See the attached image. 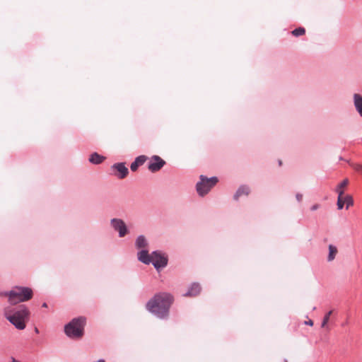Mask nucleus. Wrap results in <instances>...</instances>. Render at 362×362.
Wrapping results in <instances>:
<instances>
[{"label": "nucleus", "instance_id": "obj_1", "mask_svg": "<svg viewBox=\"0 0 362 362\" xmlns=\"http://www.w3.org/2000/svg\"><path fill=\"white\" fill-rule=\"evenodd\" d=\"M173 298L170 293H160L156 294L146 303V309L159 318L163 319L168 316L169 309Z\"/></svg>", "mask_w": 362, "mask_h": 362}, {"label": "nucleus", "instance_id": "obj_2", "mask_svg": "<svg viewBox=\"0 0 362 362\" xmlns=\"http://www.w3.org/2000/svg\"><path fill=\"white\" fill-rule=\"evenodd\" d=\"M136 257L144 264L148 265L151 263L157 271L165 268L168 263V255L161 250H155L151 254L148 250L138 251Z\"/></svg>", "mask_w": 362, "mask_h": 362}, {"label": "nucleus", "instance_id": "obj_3", "mask_svg": "<svg viewBox=\"0 0 362 362\" xmlns=\"http://www.w3.org/2000/svg\"><path fill=\"white\" fill-rule=\"evenodd\" d=\"M5 317L17 329H24L25 321L28 318L29 311L25 305H21L17 308L7 306L4 308Z\"/></svg>", "mask_w": 362, "mask_h": 362}, {"label": "nucleus", "instance_id": "obj_4", "mask_svg": "<svg viewBox=\"0 0 362 362\" xmlns=\"http://www.w3.org/2000/svg\"><path fill=\"white\" fill-rule=\"evenodd\" d=\"M1 296L8 297L11 305L28 301L33 297V291L28 287L15 286L9 291L0 293Z\"/></svg>", "mask_w": 362, "mask_h": 362}, {"label": "nucleus", "instance_id": "obj_5", "mask_svg": "<svg viewBox=\"0 0 362 362\" xmlns=\"http://www.w3.org/2000/svg\"><path fill=\"white\" fill-rule=\"evenodd\" d=\"M86 324V318L79 317L74 318L70 322L64 327V332L71 339H78L83 335L84 325Z\"/></svg>", "mask_w": 362, "mask_h": 362}, {"label": "nucleus", "instance_id": "obj_6", "mask_svg": "<svg viewBox=\"0 0 362 362\" xmlns=\"http://www.w3.org/2000/svg\"><path fill=\"white\" fill-rule=\"evenodd\" d=\"M200 180L196 185V189L198 194L201 197L205 196L216 185L218 180L216 177H206L204 175H200Z\"/></svg>", "mask_w": 362, "mask_h": 362}, {"label": "nucleus", "instance_id": "obj_7", "mask_svg": "<svg viewBox=\"0 0 362 362\" xmlns=\"http://www.w3.org/2000/svg\"><path fill=\"white\" fill-rule=\"evenodd\" d=\"M111 228L116 232L118 233L119 238H124L129 233L125 222L119 218H113L110 221Z\"/></svg>", "mask_w": 362, "mask_h": 362}, {"label": "nucleus", "instance_id": "obj_8", "mask_svg": "<svg viewBox=\"0 0 362 362\" xmlns=\"http://www.w3.org/2000/svg\"><path fill=\"white\" fill-rule=\"evenodd\" d=\"M165 164V161L158 156H153L148 165V169L155 173L160 170Z\"/></svg>", "mask_w": 362, "mask_h": 362}, {"label": "nucleus", "instance_id": "obj_9", "mask_svg": "<svg viewBox=\"0 0 362 362\" xmlns=\"http://www.w3.org/2000/svg\"><path fill=\"white\" fill-rule=\"evenodd\" d=\"M111 168L115 170V175L119 179H124L129 173V170L124 163H115Z\"/></svg>", "mask_w": 362, "mask_h": 362}, {"label": "nucleus", "instance_id": "obj_10", "mask_svg": "<svg viewBox=\"0 0 362 362\" xmlns=\"http://www.w3.org/2000/svg\"><path fill=\"white\" fill-rule=\"evenodd\" d=\"M134 246L139 251L148 250L149 243L144 235H140L136 238Z\"/></svg>", "mask_w": 362, "mask_h": 362}, {"label": "nucleus", "instance_id": "obj_11", "mask_svg": "<svg viewBox=\"0 0 362 362\" xmlns=\"http://www.w3.org/2000/svg\"><path fill=\"white\" fill-rule=\"evenodd\" d=\"M201 291V286L197 283H193L189 290L183 294L185 297H194L197 296Z\"/></svg>", "mask_w": 362, "mask_h": 362}, {"label": "nucleus", "instance_id": "obj_12", "mask_svg": "<svg viewBox=\"0 0 362 362\" xmlns=\"http://www.w3.org/2000/svg\"><path fill=\"white\" fill-rule=\"evenodd\" d=\"M354 105L356 110L362 117V96L358 93H354L353 95Z\"/></svg>", "mask_w": 362, "mask_h": 362}, {"label": "nucleus", "instance_id": "obj_13", "mask_svg": "<svg viewBox=\"0 0 362 362\" xmlns=\"http://www.w3.org/2000/svg\"><path fill=\"white\" fill-rule=\"evenodd\" d=\"M147 158V156L144 155L136 157L134 161L132 162L131 164V170L133 172L136 171L138 169L139 166L142 165L146 162Z\"/></svg>", "mask_w": 362, "mask_h": 362}, {"label": "nucleus", "instance_id": "obj_14", "mask_svg": "<svg viewBox=\"0 0 362 362\" xmlns=\"http://www.w3.org/2000/svg\"><path fill=\"white\" fill-rule=\"evenodd\" d=\"M250 192V189L247 185H241L233 196L235 200H238L243 195L247 196Z\"/></svg>", "mask_w": 362, "mask_h": 362}, {"label": "nucleus", "instance_id": "obj_15", "mask_svg": "<svg viewBox=\"0 0 362 362\" xmlns=\"http://www.w3.org/2000/svg\"><path fill=\"white\" fill-rule=\"evenodd\" d=\"M105 159V157L99 155L98 153H93L90 156L88 160L93 164L98 165L103 163Z\"/></svg>", "mask_w": 362, "mask_h": 362}, {"label": "nucleus", "instance_id": "obj_16", "mask_svg": "<svg viewBox=\"0 0 362 362\" xmlns=\"http://www.w3.org/2000/svg\"><path fill=\"white\" fill-rule=\"evenodd\" d=\"M328 249H329V254L327 256V261L332 262L335 259L336 255L338 253V250H337V247L333 245H329Z\"/></svg>", "mask_w": 362, "mask_h": 362}, {"label": "nucleus", "instance_id": "obj_17", "mask_svg": "<svg viewBox=\"0 0 362 362\" xmlns=\"http://www.w3.org/2000/svg\"><path fill=\"white\" fill-rule=\"evenodd\" d=\"M344 191H340L339 194H338V199H337V207L338 209H341L344 207V205L345 204L344 199L343 198Z\"/></svg>", "mask_w": 362, "mask_h": 362}, {"label": "nucleus", "instance_id": "obj_18", "mask_svg": "<svg viewBox=\"0 0 362 362\" xmlns=\"http://www.w3.org/2000/svg\"><path fill=\"white\" fill-rule=\"evenodd\" d=\"M349 184V180L344 179L341 183L338 185L336 188V192L339 194L340 191H344L343 189L346 187Z\"/></svg>", "mask_w": 362, "mask_h": 362}, {"label": "nucleus", "instance_id": "obj_19", "mask_svg": "<svg viewBox=\"0 0 362 362\" xmlns=\"http://www.w3.org/2000/svg\"><path fill=\"white\" fill-rule=\"evenodd\" d=\"M305 30L303 28H296L295 30H293L292 31V34L294 35V36H300V35H303L305 34Z\"/></svg>", "mask_w": 362, "mask_h": 362}, {"label": "nucleus", "instance_id": "obj_20", "mask_svg": "<svg viewBox=\"0 0 362 362\" xmlns=\"http://www.w3.org/2000/svg\"><path fill=\"white\" fill-rule=\"evenodd\" d=\"M344 199V202L346 205V209H348L349 206H352L354 204V201L350 195H346L344 197H343Z\"/></svg>", "mask_w": 362, "mask_h": 362}, {"label": "nucleus", "instance_id": "obj_21", "mask_svg": "<svg viewBox=\"0 0 362 362\" xmlns=\"http://www.w3.org/2000/svg\"><path fill=\"white\" fill-rule=\"evenodd\" d=\"M332 311H329L328 312L324 317L323 318V320H322V327H325L326 326V325L327 324L329 320V317H330V315H332Z\"/></svg>", "mask_w": 362, "mask_h": 362}, {"label": "nucleus", "instance_id": "obj_22", "mask_svg": "<svg viewBox=\"0 0 362 362\" xmlns=\"http://www.w3.org/2000/svg\"><path fill=\"white\" fill-rule=\"evenodd\" d=\"M350 166L352 167L357 172L362 173V165L354 163H349Z\"/></svg>", "mask_w": 362, "mask_h": 362}, {"label": "nucleus", "instance_id": "obj_23", "mask_svg": "<svg viewBox=\"0 0 362 362\" xmlns=\"http://www.w3.org/2000/svg\"><path fill=\"white\" fill-rule=\"evenodd\" d=\"M296 197L297 201L300 202L302 201L303 194H301L300 193H297L296 195Z\"/></svg>", "mask_w": 362, "mask_h": 362}, {"label": "nucleus", "instance_id": "obj_24", "mask_svg": "<svg viewBox=\"0 0 362 362\" xmlns=\"http://www.w3.org/2000/svg\"><path fill=\"white\" fill-rule=\"evenodd\" d=\"M305 324L308 325H310V326H312V325H313V320H309L308 321H305Z\"/></svg>", "mask_w": 362, "mask_h": 362}, {"label": "nucleus", "instance_id": "obj_25", "mask_svg": "<svg viewBox=\"0 0 362 362\" xmlns=\"http://www.w3.org/2000/svg\"><path fill=\"white\" fill-rule=\"evenodd\" d=\"M318 208H319V205H318V204H315V205H313V206L311 207V210H312V211H315V210H317Z\"/></svg>", "mask_w": 362, "mask_h": 362}, {"label": "nucleus", "instance_id": "obj_26", "mask_svg": "<svg viewBox=\"0 0 362 362\" xmlns=\"http://www.w3.org/2000/svg\"><path fill=\"white\" fill-rule=\"evenodd\" d=\"M42 306L43 308H47V304L46 303H42Z\"/></svg>", "mask_w": 362, "mask_h": 362}, {"label": "nucleus", "instance_id": "obj_27", "mask_svg": "<svg viewBox=\"0 0 362 362\" xmlns=\"http://www.w3.org/2000/svg\"><path fill=\"white\" fill-rule=\"evenodd\" d=\"M96 362H105L104 359H99Z\"/></svg>", "mask_w": 362, "mask_h": 362}, {"label": "nucleus", "instance_id": "obj_28", "mask_svg": "<svg viewBox=\"0 0 362 362\" xmlns=\"http://www.w3.org/2000/svg\"><path fill=\"white\" fill-rule=\"evenodd\" d=\"M35 332L36 333H39V330H38V329L35 327Z\"/></svg>", "mask_w": 362, "mask_h": 362}, {"label": "nucleus", "instance_id": "obj_29", "mask_svg": "<svg viewBox=\"0 0 362 362\" xmlns=\"http://www.w3.org/2000/svg\"><path fill=\"white\" fill-rule=\"evenodd\" d=\"M284 362H288L286 359L284 360Z\"/></svg>", "mask_w": 362, "mask_h": 362}]
</instances>
